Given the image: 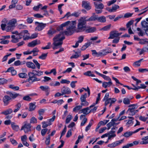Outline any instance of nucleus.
Listing matches in <instances>:
<instances>
[{"instance_id": "nucleus-22", "label": "nucleus", "mask_w": 148, "mask_h": 148, "mask_svg": "<svg viewBox=\"0 0 148 148\" xmlns=\"http://www.w3.org/2000/svg\"><path fill=\"white\" fill-rule=\"evenodd\" d=\"M112 84L111 81H109L108 82H104L102 84V86L105 88H106L108 87H110Z\"/></svg>"}, {"instance_id": "nucleus-11", "label": "nucleus", "mask_w": 148, "mask_h": 148, "mask_svg": "<svg viewBox=\"0 0 148 148\" xmlns=\"http://www.w3.org/2000/svg\"><path fill=\"white\" fill-rule=\"evenodd\" d=\"M40 43V40H34L31 42H29L27 46L30 47H34L36 45L39 44Z\"/></svg>"}, {"instance_id": "nucleus-38", "label": "nucleus", "mask_w": 148, "mask_h": 148, "mask_svg": "<svg viewBox=\"0 0 148 148\" xmlns=\"http://www.w3.org/2000/svg\"><path fill=\"white\" fill-rule=\"evenodd\" d=\"M18 76L20 78H27V75L25 73H21L19 74Z\"/></svg>"}, {"instance_id": "nucleus-57", "label": "nucleus", "mask_w": 148, "mask_h": 148, "mask_svg": "<svg viewBox=\"0 0 148 148\" xmlns=\"http://www.w3.org/2000/svg\"><path fill=\"white\" fill-rule=\"evenodd\" d=\"M47 130L48 129L47 128L42 129L41 132V134L42 135V136H44L47 132Z\"/></svg>"}, {"instance_id": "nucleus-23", "label": "nucleus", "mask_w": 148, "mask_h": 148, "mask_svg": "<svg viewBox=\"0 0 148 148\" xmlns=\"http://www.w3.org/2000/svg\"><path fill=\"white\" fill-rule=\"evenodd\" d=\"M27 66L29 68L32 69H35L36 68V66L34 64L31 62H27L26 63Z\"/></svg>"}, {"instance_id": "nucleus-50", "label": "nucleus", "mask_w": 148, "mask_h": 148, "mask_svg": "<svg viewBox=\"0 0 148 148\" xmlns=\"http://www.w3.org/2000/svg\"><path fill=\"white\" fill-rule=\"evenodd\" d=\"M33 61L36 66L37 68L38 69H40V64L35 60H33Z\"/></svg>"}, {"instance_id": "nucleus-25", "label": "nucleus", "mask_w": 148, "mask_h": 148, "mask_svg": "<svg viewBox=\"0 0 148 148\" xmlns=\"http://www.w3.org/2000/svg\"><path fill=\"white\" fill-rule=\"evenodd\" d=\"M96 30V28L95 27H89L85 29L86 32L87 33H92Z\"/></svg>"}, {"instance_id": "nucleus-47", "label": "nucleus", "mask_w": 148, "mask_h": 148, "mask_svg": "<svg viewBox=\"0 0 148 148\" xmlns=\"http://www.w3.org/2000/svg\"><path fill=\"white\" fill-rule=\"evenodd\" d=\"M115 125H116L115 123L110 122L107 125V126L108 127V130L110 129L112 126H114Z\"/></svg>"}, {"instance_id": "nucleus-30", "label": "nucleus", "mask_w": 148, "mask_h": 148, "mask_svg": "<svg viewBox=\"0 0 148 148\" xmlns=\"http://www.w3.org/2000/svg\"><path fill=\"white\" fill-rule=\"evenodd\" d=\"M33 72L35 73L36 76H39L43 74V72L42 71L39 70H32Z\"/></svg>"}, {"instance_id": "nucleus-5", "label": "nucleus", "mask_w": 148, "mask_h": 148, "mask_svg": "<svg viewBox=\"0 0 148 148\" xmlns=\"http://www.w3.org/2000/svg\"><path fill=\"white\" fill-rule=\"evenodd\" d=\"M31 125L27 122L25 123L23 125L21 129V130H23L25 133H27L31 131Z\"/></svg>"}, {"instance_id": "nucleus-3", "label": "nucleus", "mask_w": 148, "mask_h": 148, "mask_svg": "<svg viewBox=\"0 0 148 148\" xmlns=\"http://www.w3.org/2000/svg\"><path fill=\"white\" fill-rule=\"evenodd\" d=\"M29 78L27 79L28 81L30 83H32L35 82L40 81V79L37 78L35 74L32 71V72H29L28 73Z\"/></svg>"}, {"instance_id": "nucleus-53", "label": "nucleus", "mask_w": 148, "mask_h": 148, "mask_svg": "<svg viewBox=\"0 0 148 148\" xmlns=\"http://www.w3.org/2000/svg\"><path fill=\"white\" fill-rule=\"evenodd\" d=\"M23 99L25 101H30L32 99V98L29 97V96H26L23 98Z\"/></svg>"}, {"instance_id": "nucleus-24", "label": "nucleus", "mask_w": 148, "mask_h": 148, "mask_svg": "<svg viewBox=\"0 0 148 148\" xmlns=\"http://www.w3.org/2000/svg\"><path fill=\"white\" fill-rule=\"evenodd\" d=\"M141 139L142 141L140 142V144L146 145L148 144V136L142 138Z\"/></svg>"}, {"instance_id": "nucleus-18", "label": "nucleus", "mask_w": 148, "mask_h": 148, "mask_svg": "<svg viewBox=\"0 0 148 148\" xmlns=\"http://www.w3.org/2000/svg\"><path fill=\"white\" fill-rule=\"evenodd\" d=\"M94 3L96 9H102L104 7L103 4L99 2H94Z\"/></svg>"}, {"instance_id": "nucleus-1", "label": "nucleus", "mask_w": 148, "mask_h": 148, "mask_svg": "<svg viewBox=\"0 0 148 148\" xmlns=\"http://www.w3.org/2000/svg\"><path fill=\"white\" fill-rule=\"evenodd\" d=\"M75 23L76 22L75 21L71 22L68 21L61 25L59 27L60 29H58L59 30H62L63 27L67 26V31L60 32L59 34L56 35L53 38V42L52 43L53 45L52 48L53 49H57L62 46L63 42V40L65 38L64 33L67 36L71 35L73 34L75 29Z\"/></svg>"}, {"instance_id": "nucleus-35", "label": "nucleus", "mask_w": 148, "mask_h": 148, "mask_svg": "<svg viewBox=\"0 0 148 148\" xmlns=\"http://www.w3.org/2000/svg\"><path fill=\"white\" fill-rule=\"evenodd\" d=\"M111 24H109L107 25H106L102 28L100 30H103V31H108L109 30L111 27Z\"/></svg>"}, {"instance_id": "nucleus-43", "label": "nucleus", "mask_w": 148, "mask_h": 148, "mask_svg": "<svg viewBox=\"0 0 148 148\" xmlns=\"http://www.w3.org/2000/svg\"><path fill=\"white\" fill-rule=\"evenodd\" d=\"M81 56V54L80 53H78L77 52H76L75 54L74 55H72L70 57L71 59L76 58L79 57Z\"/></svg>"}, {"instance_id": "nucleus-60", "label": "nucleus", "mask_w": 148, "mask_h": 148, "mask_svg": "<svg viewBox=\"0 0 148 148\" xmlns=\"http://www.w3.org/2000/svg\"><path fill=\"white\" fill-rule=\"evenodd\" d=\"M72 129L69 130L67 132L66 135V137L69 138L72 135L71 130Z\"/></svg>"}, {"instance_id": "nucleus-64", "label": "nucleus", "mask_w": 148, "mask_h": 148, "mask_svg": "<svg viewBox=\"0 0 148 148\" xmlns=\"http://www.w3.org/2000/svg\"><path fill=\"white\" fill-rule=\"evenodd\" d=\"M81 104L82 106H88L89 103L86 101H85L83 102H82Z\"/></svg>"}, {"instance_id": "nucleus-37", "label": "nucleus", "mask_w": 148, "mask_h": 148, "mask_svg": "<svg viewBox=\"0 0 148 148\" xmlns=\"http://www.w3.org/2000/svg\"><path fill=\"white\" fill-rule=\"evenodd\" d=\"M87 94L86 93H85L84 95H82L80 99L81 102H83L84 101H86V98L87 97Z\"/></svg>"}, {"instance_id": "nucleus-41", "label": "nucleus", "mask_w": 148, "mask_h": 148, "mask_svg": "<svg viewBox=\"0 0 148 148\" xmlns=\"http://www.w3.org/2000/svg\"><path fill=\"white\" fill-rule=\"evenodd\" d=\"M123 102L124 104L128 105L130 104V99L127 98H125L123 99Z\"/></svg>"}, {"instance_id": "nucleus-14", "label": "nucleus", "mask_w": 148, "mask_h": 148, "mask_svg": "<svg viewBox=\"0 0 148 148\" xmlns=\"http://www.w3.org/2000/svg\"><path fill=\"white\" fill-rule=\"evenodd\" d=\"M61 92L63 95L65 94H69L71 93V91L70 89L68 87H66L65 86H63Z\"/></svg>"}, {"instance_id": "nucleus-32", "label": "nucleus", "mask_w": 148, "mask_h": 148, "mask_svg": "<svg viewBox=\"0 0 148 148\" xmlns=\"http://www.w3.org/2000/svg\"><path fill=\"white\" fill-rule=\"evenodd\" d=\"M119 8V6L117 5H115L112 6L111 10H110V12H114L116 11L117 9Z\"/></svg>"}, {"instance_id": "nucleus-55", "label": "nucleus", "mask_w": 148, "mask_h": 148, "mask_svg": "<svg viewBox=\"0 0 148 148\" xmlns=\"http://www.w3.org/2000/svg\"><path fill=\"white\" fill-rule=\"evenodd\" d=\"M18 27L19 29H25L27 27L26 26L20 24L18 25Z\"/></svg>"}, {"instance_id": "nucleus-8", "label": "nucleus", "mask_w": 148, "mask_h": 148, "mask_svg": "<svg viewBox=\"0 0 148 148\" xmlns=\"http://www.w3.org/2000/svg\"><path fill=\"white\" fill-rule=\"evenodd\" d=\"M84 17L87 21H94L96 20L97 21L98 16L95 15V13H93V15L90 18L88 16H84Z\"/></svg>"}, {"instance_id": "nucleus-42", "label": "nucleus", "mask_w": 148, "mask_h": 148, "mask_svg": "<svg viewBox=\"0 0 148 148\" xmlns=\"http://www.w3.org/2000/svg\"><path fill=\"white\" fill-rule=\"evenodd\" d=\"M141 25L143 27L147 28L148 27V23L145 21H142Z\"/></svg>"}, {"instance_id": "nucleus-27", "label": "nucleus", "mask_w": 148, "mask_h": 148, "mask_svg": "<svg viewBox=\"0 0 148 148\" xmlns=\"http://www.w3.org/2000/svg\"><path fill=\"white\" fill-rule=\"evenodd\" d=\"M11 127L12 129L16 131H18L19 129V127L18 125H16L14 122H12L11 123Z\"/></svg>"}, {"instance_id": "nucleus-63", "label": "nucleus", "mask_w": 148, "mask_h": 148, "mask_svg": "<svg viewBox=\"0 0 148 148\" xmlns=\"http://www.w3.org/2000/svg\"><path fill=\"white\" fill-rule=\"evenodd\" d=\"M92 125V123L91 122L89 123L88 125L87 126L85 129V131L87 132L88 130L90 129V127Z\"/></svg>"}, {"instance_id": "nucleus-45", "label": "nucleus", "mask_w": 148, "mask_h": 148, "mask_svg": "<svg viewBox=\"0 0 148 148\" xmlns=\"http://www.w3.org/2000/svg\"><path fill=\"white\" fill-rule=\"evenodd\" d=\"M148 119V117H145L144 116H140L139 117V120L142 121L143 122L146 121Z\"/></svg>"}, {"instance_id": "nucleus-59", "label": "nucleus", "mask_w": 148, "mask_h": 148, "mask_svg": "<svg viewBox=\"0 0 148 148\" xmlns=\"http://www.w3.org/2000/svg\"><path fill=\"white\" fill-rule=\"evenodd\" d=\"M33 17H28L27 19V22L29 24L31 23H32L33 19Z\"/></svg>"}, {"instance_id": "nucleus-13", "label": "nucleus", "mask_w": 148, "mask_h": 148, "mask_svg": "<svg viewBox=\"0 0 148 148\" xmlns=\"http://www.w3.org/2000/svg\"><path fill=\"white\" fill-rule=\"evenodd\" d=\"M110 36L108 39H114L115 38L118 37L117 34V31L116 30L111 31L110 33Z\"/></svg>"}, {"instance_id": "nucleus-49", "label": "nucleus", "mask_w": 148, "mask_h": 148, "mask_svg": "<svg viewBox=\"0 0 148 148\" xmlns=\"http://www.w3.org/2000/svg\"><path fill=\"white\" fill-rule=\"evenodd\" d=\"M11 38L13 39L11 40L12 42L16 43L18 42L17 38H16V36L13 35L11 36Z\"/></svg>"}, {"instance_id": "nucleus-51", "label": "nucleus", "mask_w": 148, "mask_h": 148, "mask_svg": "<svg viewBox=\"0 0 148 148\" xmlns=\"http://www.w3.org/2000/svg\"><path fill=\"white\" fill-rule=\"evenodd\" d=\"M134 21L131 20L128 22L126 24V26L127 28L131 27V26L133 24Z\"/></svg>"}, {"instance_id": "nucleus-52", "label": "nucleus", "mask_w": 148, "mask_h": 148, "mask_svg": "<svg viewBox=\"0 0 148 148\" xmlns=\"http://www.w3.org/2000/svg\"><path fill=\"white\" fill-rule=\"evenodd\" d=\"M101 77H102L105 79L106 80L109 81H111V78L105 75L102 74Z\"/></svg>"}, {"instance_id": "nucleus-54", "label": "nucleus", "mask_w": 148, "mask_h": 148, "mask_svg": "<svg viewBox=\"0 0 148 148\" xmlns=\"http://www.w3.org/2000/svg\"><path fill=\"white\" fill-rule=\"evenodd\" d=\"M51 42H49L47 43V45L45 47H42V49H49L51 48Z\"/></svg>"}, {"instance_id": "nucleus-20", "label": "nucleus", "mask_w": 148, "mask_h": 148, "mask_svg": "<svg viewBox=\"0 0 148 148\" xmlns=\"http://www.w3.org/2000/svg\"><path fill=\"white\" fill-rule=\"evenodd\" d=\"M90 109L89 107H87L86 108H83L79 111V113H83L84 114L86 115L90 113V112H89V111H88V110H90Z\"/></svg>"}, {"instance_id": "nucleus-46", "label": "nucleus", "mask_w": 148, "mask_h": 148, "mask_svg": "<svg viewBox=\"0 0 148 148\" xmlns=\"http://www.w3.org/2000/svg\"><path fill=\"white\" fill-rule=\"evenodd\" d=\"M47 53H42V55L39 56L38 57L39 58L42 59V60H45L47 57Z\"/></svg>"}, {"instance_id": "nucleus-10", "label": "nucleus", "mask_w": 148, "mask_h": 148, "mask_svg": "<svg viewBox=\"0 0 148 148\" xmlns=\"http://www.w3.org/2000/svg\"><path fill=\"white\" fill-rule=\"evenodd\" d=\"M11 98L8 95H5L3 98V101L4 106H7L9 103L10 101Z\"/></svg>"}, {"instance_id": "nucleus-17", "label": "nucleus", "mask_w": 148, "mask_h": 148, "mask_svg": "<svg viewBox=\"0 0 148 148\" xmlns=\"http://www.w3.org/2000/svg\"><path fill=\"white\" fill-rule=\"evenodd\" d=\"M82 6L87 10H89L91 8L89 3L86 1H82Z\"/></svg>"}, {"instance_id": "nucleus-12", "label": "nucleus", "mask_w": 148, "mask_h": 148, "mask_svg": "<svg viewBox=\"0 0 148 148\" xmlns=\"http://www.w3.org/2000/svg\"><path fill=\"white\" fill-rule=\"evenodd\" d=\"M40 88L42 90L45 91L46 95L47 96H48L49 95L50 91V90L48 86H41L40 87Z\"/></svg>"}, {"instance_id": "nucleus-26", "label": "nucleus", "mask_w": 148, "mask_h": 148, "mask_svg": "<svg viewBox=\"0 0 148 148\" xmlns=\"http://www.w3.org/2000/svg\"><path fill=\"white\" fill-rule=\"evenodd\" d=\"M36 103H31L29 104V111H32L34 110L36 108V106L35 105Z\"/></svg>"}, {"instance_id": "nucleus-9", "label": "nucleus", "mask_w": 148, "mask_h": 148, "mask_svg": "<svg viewBox=\"0 0 148 148\" xmlns=\"http://www.w3.org/2000/svg\"><path fill=\"white\" fill-rule=\"evenodd\" d=\"M116 127H113L111 129V130L108 133V140L116 136V135L115 134Z\"/></svg>"}, {"instance_id": "nucleus-21", "label": "nucleus", "mask_w": 148, "mask_h": 148, "mask_svg": "<svg viewBox=\"0 0 148 148\" xmlns=\"http://www.w3.org/2000/svg\"><path fill=\"white\" fill-rule=\"evenodd\" d=\"M13 110L12 109L9 108L2 112L1 113V114H3L5 115H7L11 114Z\"/></svg>"}, {"instance_id": "nucleus-33", "label": "nucleus", "mask_w": 148, "mask_h": 148, "mask_svg": "<svg viewBox=\"0 0 148 148\" xmlns=\"http://www.w3.org/2000/svg\"><path fill=\"white\" fill-rule=\"evenodd\" d=\"M127 113H128L130 115L132 116L136 114L135 110H132V109H128Z\"/></svg>"}, {"instance_id": "nucleus-61", "label": "nucleus", "mask_w": 148, "mask_h": 148, "mask_svg": "<svg viewBox=\"0 0 148 148\" xmlns=\"http://www.w3.org/2000/svg\"><path fill=\"white\" fill-rule=\"evenodd\" d=\"M7 82V80L4 78H0V85L3 84Z\"/></svg>"}, {"instance_id": "nucleus-48", "label": "nucleus", "mask_w": 148, "mask_h": 148, "mask_svg": "<svg viewBox=\"0 0 148 148\" xmlns=\"http://www.w3.org/2000/svg\"><path fill=\"white\" fill-rule=\"evenodd\" d=\"M9 88L13 89L14 90H17L19 89V87L17 86H15L14 85H10L9 86Z\"/></svg>"}, {"instance_id": "nucleus-39", "label": "nucleus", "mask_w": 148, "mask_h": 148, "mask_svg": "<svg viewBox=\"0 0 148 148\" xmlns=\"http://www.w3.org/2000/svg\"><path fill=\"white\" fill-rule=\"evenodd\" d=\"M82 108V106L81 105L77 106L73 108V111L74 112H76L77 111L81 109Z\"/></svg>"}, {"instance_id": "nucleus-4", "label": "nucleus", "mask_w": 148, "mask_h": 148, "mask_svg": "<svg viewBox=\"0 0 148 148\" xmlns=\"http://www.w3.org/2000/svg\"><path fill=\"white\" fill-rule=\"evenodd\" d=\"M16 22V20L14 19H12L9 21L8 23V25L6 27L7 32H9L12 30Z\"/></svg>"}, {"instance_id": "nucleus-34", "label": "nucleus", "mask_w": 148, "mask_h": 148, "mask_svg": "<svg viewBox=\"0 0 148 148\" xmlns=\"http://www.w3.org/2000/svg\"><path fill=\"white\" fill-rule=\"evenodd\" d=\"M128 118H129V119H132L131 120H129L126 123L127 125H128L129 126L130 125H131L133 124V122L132 120L134 119V118L132 117H131V116H129V117H128Z\"/></svg>"}, {"instance_id": "nucleus-62", "label": "nucleus", "mask_w": 148, "mask_h": 148, "mask_svg": "<svg viewBox=\"0 0 148 148\" xmlns=\"http://www.w3.org/2000/svg\"><path fill=\"white\" fill-rule=\"evenodd\" d=\"M111 98H109L108 99H106L105 101V106H107L109 103H110Z\"/></svg>"}, {"instance_id": "nucleus-29", "label": "nucleus", "mask_w": 148, "mask_h": 148, "mask_svg": "<svg viewBox=\"0 0 148 148\" xmlns=\"http://www.w3.org/2000/svg\"><path fill=\"white\" fill-rule=\"evenodd\" d=\"M134 133V131L132 132H125L123 135V136L126 137H128L131 136L133 134L135 133Z\"/></svg>"}, {"instance_id": "nucleus-19", "label": "nucleus", "mask_w": 148, "mask_h": 148, "mask_svg": "<svg viewBox=\"0 0 148 148\" xmlns=\"http://www.w3.org/2000/svg\"><path fill=\"white\" fill-rule=\"evenodd\" d=\"M7 94H8L9 97L12 99H14L18 96L19 95V94L16 93L15 92H7Z\"/></svg>"}, {"instance_id": "nucleus-15", "label": "nucleus", "mask_w": 148, "mask_h": 148, "mask_svg": "<svg viewBox=\"0 0 148 148\" xmlns=\"http://www.w3.org/2000/svg\"><path fill=\"white\" fill-rule=\"evenodd\" d=\"M111 53V51L110 49V51H107L106 49H104L99 52V56H104L107 54Z\"/></svg>"}, {"instance_id": "nucleus-2", "label": "nucleus", "mask_w": 148, "mask_h": 148, "mask_svg": "<svg viewBox=\"0 0 148 148\" xmlns=\"http://www.w3.org/2000/svg\"><path fill=\"white\" fill-rule=\"evenodd\" d=\"M86 22L84 16L82 17L79 19L77 32H82L85 30Z\"/></svg>"}, {"instance_id": "nucleus-7", "label": "nucleus", "mask_w": 148, "mask_h": 148, "mask_svg": "<svg viewBox=\"0 0 148 148\" xmlns=\"http://www.w3.org/2000/svg\"><path fill=\"white\" fill-rule=\"evenodd\" d=\"M124 139H123L120 140L115 142L112 144H109L108 146V147H110L111 148L115 147L121 144L124 141Z\"/></svg>"}, {"instance_id": "nucleus-31", "label": "nucleus", "mask_w": 148, "mask_h": 148, "mask_svg": "<svg viewBox=\"0 0 148 148\" xmlns=\"http://www.w3.org/2000/svg\"><path fill=\"white\" fill-rule=\"evenodd\" d=\"M42 127L45 128L48 126L51 125V123L50 122H48L47 121H44L42 122Z\"/></svg>"}, {"instance_id": "nucleus-44", "label": "nucleus", "mask_w": 148, "mask_h": 148, "mask_svg": "<svg viewBox=\"0 0 148 148\" xmlns=\"http://www.w3.org/2000/svg\"><path fill=\"white\" fill-rule=\"evenodd\" d=\"M72 117L71 115H69L67 116L66 120V123H69L70 121H71V119H72Z\"/></svg>"}, {"instance_id": "nucleus-58", "label": "nucleus", "mask_w": 148, "mask_h": 148, "mask_svg": "<svg viewBox=\"0 0 148 148\" xmlns=\"http://www.w3.org/2000/svg\"><path fill=\"white\" fill-rule=\"evenodd\" d=\"M133 14V13H127L125 14L124 16V18H128L131 17Z\"/></svg>"}, {"instance_id": "nucleus-56", "label": "nucleus", "mask_w": 148, "mask_h": 148, "mask_svg": "<svg viewBox=\"0 0 148 148\" xmlns=\"http://www.w3.org/2000/svg\"><path fill=\"white\" fill-rule=\"evenodd\" d=\"M62 84H69L70 83V81L69 80L65 79H62L60 82Z\"/></svg>"}, {"instance_id": "nucleus-6", "label": "nucleus", "mask_w": 148, "mask_h": 148, "mask_svg": "<svg viewBox=\"0 0 148 148\" xmlns=\"http://www.w3.org/2000/svg\"><path fill=\"white\" fill-rule=\"evenodd\" d=\"M36 25L37 24V25L35 28L36 31H41L46 25V24L43 23H39L38 22H35Z\"/></svg>"}, {"instance_id": "nucleus-28", "label": "nucleus", "mask_w": 148, "mask_h": 148, "mask_svg": "<svg viewBox=\"0 0 148 148\" xmlns=\"http://www.w3.org/2000/svg\"><path fill=\"white\" fill-rule=\"evenodd\" d=\"M106 18L105 16H102L97 17V21L101 23H104L106 21Z\"/></svg>"}, {"instance_id": "nucleus-16", "label": "nucleus", "mask_w": 148, "mask_h": 148, "mask_svg": "<svg viewBox=\"0 0 148 148\" xmlns=\"http://www.w3.org/2000/svg\"><path fill=\"white\" fill-rule=\"evenodd\" d=\"M2 24L1 25V29L4 30L5 29V28L8 25V21L5 18L3 19L1 21Z\"/></svg>"}, {"instance_id": "nucleus-36", "label": "nucleus", "mask_w": 148, "mask_h": 148, "mask_svg": "<svg viewBox=\"0 0 148 148\" xmlns=\"http://www.w3.org/2000/svg\"><path fill=\"white\" fill-rule=\"evenodd\" d=\"M84 75L89 76L91 77H95V75L94 74H92L91 73V72L90 71H88L87 72L84 73Z\"/></svg>"}, {"instance_id": "nucleus-40", "label": "nucleus", "mask_w": 148, "mask_h": 148, "mask_svg": "<svg viewBox=\"0 0 148 148\" xmlns=\"http://www.w3.org/2000/svg\"><path fill=\"white\" fill-rule=\"evenodd\" d=\"M128 107L129 108L128 109L130 110L132 109V110H135V109L137 108V105L134 104L130 105L128 106Z\"/></svg>"}]
</instances>
